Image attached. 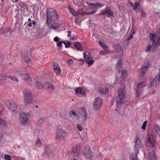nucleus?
Returning a JSON list of instances; mask_svg holds the SVG:
<instances>
[{
    "label": "nucleus",
    "mask_w": 160,
    "mask_h": 160,
    "mask_svg": "<svg viewBox=\"0 0 160 160\" xmlns=\"http://www.w3.org/2000/svg\"><path fill=\"white\" fill-rule=\"evenodd\" d=\"M59 18L57 12L52 8L48 9L47 13V24L49 25L53 20H55Z\"/></svg>",
    "instance_id": "nucleus-1"
},
{
    "label": "nucleus",
    "mask_w": 160,
    "mask_h": 160,
    "mask_svg": "<svg viewBox=\"0 0 160 160\" xmlns=\"http://www.w3.org/2000/svg\"><path fill=\"white\" fill-rule=\"evenodd\" d=\"M126 93L125 88H120L118 90V95L116 98V106L117 108H119L121 104L125 102Z\"/></svg>",
    "instance_id": "nucleus-2"
},
{
    "label": "nucleus",
    "mask_w": 160,
    "mask_h": 160,
    "mask_svg": "<svg viewBox=\"0 0 160 160\" xmlns=\"http://www.w3.org/2000/svg\"><path fill=\"white\" fill-rule=\"evenodd\" d=\"M24 100L26 106H28L32 102L33 98L31 91L28 89L23 91Z\"/></svg>",
    "instance_id": "nucleus-3"
},
{
    "label": "nucleus",
    "mask_w": 160,
    "mask_h": 160,
    "mask_svg": "<svg viewBox=\"0 0 160 160\" xmlns=\"http://www.w3.org/2000/svg\"><path fill=\"white\" fill-rule=\"evenodd\" d=\"M30 115L29 113H26L25 112L20 114L19 119L21 123L24 125H28L30 123L29 120Z\"/></svg>",
    "instance_id": "nucleus-4"
},
{
    "label": "nucleus",
    "mask_w": 160,
    "mask_h": 160,
    "mask_svg": "<svg viewBox=\"0 0 160 160\" xmlns=\"http://www.w3.org/2000/svg\"><path fill=\"white\" fill-rule=\"evenodd\" d=\"M16 74L18 76L20 75L22 78L27 83L29 84L31 83L32 82V78L27 72H22L21 71H19L16 72Z\"/></svg>",
    "instance_id": "nucleus-5"
},
{
    "label": "nucleus",
    "mask_w": 160,
    "mask_h": 160,
    "mask_svg": "<svg viewBox=\"0 0 160 160\" xmlns=\"http://www.w3.org/2000/svg\"><path fill=\"white\" fill-rule=\"evenodd\" d=\"M150 38L152 40L153 48H155V49L157 47L160 46V33L159 38L158 36L155 34L150 33Z\"/></svg>",
    "instance_id": "nucleus-6"
},
{
    "label": "nucleus",
    "mask_w": 160,
    "mask_h": 160,
    "mask_svg": "<svg viewBox=\"0 0 160 160\" xmlns=\"http://www.w3.org/2000/svg\"><path fill=\"white\" fill-rule=\"evenodd\" d=\"M67 133L65 130L58 128L56 130L55 139L56 140L64 139L67 136Z\"/></svg>",
    "instance_id": "nucleus-7"
},
{
    "label": "nucleus",
    "mask_w": 160,
    "mask_h": 160,
    "mask_svg": "<svg viewBox=\"0 0 160 160\" xmlns=\"http://www.w3.org/2000/svg\"><path fill=\"white\" fill-rule=\"evenodd\" d=\"M145 80L144 78H143L141 81L140 82L138 83L135 89V94L137 98H139L141 95L142 89L143 87L145 86V84L144 82Z\"/></svg>",
    "instance_id": "nucleus-8"
},
{
    "label": "nucleus",
    "mask_w": 160,
    "mask_h": 160,
    "mask_svg": "<svg viewBox=\"0 0 160 160\" xmlns=\"http://www.w3.org/2000/svg\"><path fill=\"white\" fill-rule=\"evenodd\" d=\"M83 54L85 62L88 64V66L91 65L94 62V61L92 60L93 58L90 52L86 51Z\"/></svg>",
    "instance_id": "nucleus-9"
},
{
    "label": "nucleus",
    "mask_w": 160,
    "mask_h": 160,
    "mask_svg": "<svg viewBox=\"0 0 160 160\" xmlns=\"http://www.w3.org/2000/svg\"><path fill=\"white\" fill-rule=\"evenodd\" d=\"M146 143L148 147L151 148L155 147L156 144L154 136L151 133H149L148 135Z\"/></svg>",
    "instance_id": "nucleus-10"
},
{
    "label": "nucleus",
    "mask_w": 160,
    "mask_h": 160,
    "mask_svg": "<svg viewBox=\"0 0 160 160\" xmlns=\"http://www.w3.org/2000/svg\"><path fill=\"white\" fill-rule=\"evenodd\" d=\"M85 149L84 151L82 152L83 156L87 158V160H92V151L90 147L88 145H86L85 146Z\"/></svg>",
    "instance_id": "nucleus-11"
},
{
    "label": "nucleus",
    "mask_w": 160,
    "mask_h": 160,
    "mask_svg": "<svg viewBox=\"0 0 160 160\" xmlns=\"http://www.w3.org/2000/svg\"><path fill=\"white\" fill-rule=\"evenodd\" d=\"M99 14L101 15H105L108 17H110L113 16V13L110 9V7L107 6L105 8V10L101 11Z\"/></svg>",
    "instance_id": "nucleus-12"
},
{
    "label": "nucleus",
    "mask_w": 160,
    "mask_h": 160,
    "mask_svg": "<svg viewBox=\"0 0 160 160\" xmlns=\"http://www.w3.org/2000/svg\"><path fill=\"white\" fill-rule=\"evenodd\" d=\"M102 99L101 98L97 97L95 98L92 104L95 110H97L102 105Z\"/></svg>",
    "instance_id": "nucleus-13"
},
{
    "label": "nucleus",
    "mask_w": 160,
    "mask_h": 160,
    "mask_svg": "<svg viewBox=\"0 0 160 160\" xmlns=\"http://www.w3.org/2000/svg\"><path fill=\"white\" fill-rule=\"evenodd\" d=\"M81 147L80 145H75L73 147L72 151V155L75 157H77L80 154Z\"/></svg>",
    "instance_id": "nucleus-14"
},
{
    "label": "nucleus",
    "mask_w": 160,
    "mask_h": 160,
    "mask_svg": "<svg viewBox=\"0 0 160 160\" xmlns=\"http://www.w3.org/2000/svg\"><path fill=\"white\" fill-rule=\"evenodd\" d=\"M7 107L12 112H14L17 108V105L15 101L11 100L9 101V104L7 105Z\"/></svg>",
    "instance_id": "nucleus-15"
},
{
    "label": "nucleus",
    "mask_w": 160,
    "mask_h": 160,
    "mask_svg": "<svg viewBox=\"0 0 160 160\" xmlns=\"http://www.w3.org/2000/svg\"><path fill=\"white\" fill-rule=\"evenodd\" d=\"M78 114L79 116L82 117L84 121L86 120L87 114L86 109L82 107L79 109Z\"/></svg>",
    "instance_id": "nucleus-16"
},
{
    "label": "nucleus",
    "mask_w": 160,
    "mask_h": 160,
    "mask_svg": "<svg viewBox=\"0 0 160 160\" xmlns=\"http://www.w3.org/2000/svg\"><path fill=\"white\" fill-rule=\"evenodd\" d=\"M7 78H10L12 80L15 81L17 82L18 81V79L15 77L9 75L7 76L2 75L0 76V84L2 83V80L6 79Z\"/></svg>",
    "instance_id": "nucleus-17"
},
{
    "label": "nucleus",
    "mask_w": 160,
    "mask_h": 160,
    "mask_svg": "<svg viewBox=\"0 0 160 160\" xmlns=\"http://www.w3.org/2000/svg\"><path fill=\"white\" fill-rule=\"evenodd\" d=\"M53 69L57 75L60 76L61 74V68L58 64L56 62H54L53 63Z\"/></svg>",
    "instance_id": "nucleus-18"
},
{
    "label": "nucleus",
    "mask_w": 160,
    "mask_h": 160,
    "mask_svg": "<svg viewBox=\"0 0 160 160\" xmlns=\"http://www.w3.org/2000/svg\"><path fill=\"white\" fill-rule=\"evenodd\" d=\"M141 142L140 139L139 138L137 137L136 138V140L135 142V151L138 152L139 150L141 148Z\"/></svg>",
    "instance_id": "nucleus-19"
},
{
    "label": "nucleus",
    "mask_w": 160,
    "mask_h": 160,
    "mask_svg": "<svg viewBox=\"0 0 160 160\" xmlns=\"http://www.w3.org/2000/svg\"><path fill=\"white\" fill-rule=\"evenodd\" d=\"M3 109V107L2 105L0 103V117L2 114V112ZM2 125L5 127H6L7 126V122L4 120L0 118V125Z\"/></svg>",
    "instance_id": "nucleus-20"
},
{
    "label": "nucleus",
    "mask_w": 160,
    "mask_h": 160,
    "mask_svg": "<svg viewBox=\"0 0 160 160\" xmlns=\"http://www.w3.org/2000/svg\"><path fill=\"white\" fill-rule=\"evenodd\" d=\"M46 86L48 90L51 93H52L54 91L55 88L54 85L50 82H47L46 84Z\"/></svg>",
    "instance_id": "nucleus-21"
},
{
    "label": "nucleus",
    "mask_w": 160,
    "mask_h": 160,
    "mask_svg": "<svg viewBox=\"0 0 160 160\" xmlns=\"http://www.w3.org/2000/svg\"><path fill=\"white\" fill-rule=\"evenodd\" d=\"M123 64V62L121 59L119 60L117 63L116 64V70L119 72H120V70L122 68V65Z\"/></svg>",
    "instance_id": "nucleus-22"
},
{
    "label": "nucleus",
    "mask_w": 160,
    "mask_h": 160,
    "mask_svg": "<svg viewBox=\"0 0 160 160\" xmlns=\"http://www.w3.org/2000/svg\"><path fill=\"white\" fill-rule=\"evenodd\" d=\"M75 92L78 94H82L83 95H85L86 94V92L84 89H83L80 87H78L75 90Z\"/></svg>",
    "instance_id": "nucleus-23"
},
{
    "label": "nucleus",
    "mask_w": 160,
    "mask_h": 160,
    "mask_svg": "<svg viewBox=\"0 0 160 160\" xmlns=\"http://www.w3.org/2000/svg\"><path fill=\"white\" fill-rule=\"evenodd\" d=\"M10 30L11 29L8 27H2L0 28V34L6 33Z\"/></svg>",
    "instance_id": "nucleus-24"
},
{
    "label": "nucleus",
    "mask_w": 160,
    "mask_h": 160,
    "mask_svg": "<svg viewBox=\"0 0 160 160\" xmlns=\"http://www.w3.org/2000/svg\"><path fill=\"white\" fill-rule=\"evenodd\" d=\"M99 92L100 93L105 95L108 94L109 92L108 88H99Z\"/></svg>",
    "instance_id": "nucleus-25"
},
{
    "label": "nucleus",
    "mask_w": 160,
    "mask_h": 160,
    "mask_svg": "<svg viewBox=\"0 0 160 160\" xmlns=\"http://www.w3.org/2000/svg\"><path fill=\"white\" fill-rule=\"evenodd\" d=\"M23 61L29 66H31L32 65V62L30 59L27 57H24L23 58Z\"/></svg>",
    "instance_id": "nucleus-26"
},
{
    "label": "nucleus",
    "mask_w": 160,
    "mask_h": 160,
    "mask_svg": "<svg viewBox=\"0 0 160 160\" xmlns=\"http://www.w3.org/2000/svg\"><path fill=\"white\" fill-rule=\"evenodd\" d=\"M149 158L150 160H157V157L155 152L153 151L151 152L149 155Z\"/></svg>",
    "instance_id": "nucleus-27"
},
{
    "label": "nucleus",
    "mask_w": 160,
    "mask_h": 160,
    "mask_svg": "<svg viewBox=\"0 0 160 160\" xmlns=\"http://www.w3.org/2000/svg\"><path fill=\"white\" fill-rule=\"evenodd\" d=\"M74 46L77 49L80 51H82V50L81 44L79 42H76L74 44Z\"/></svg>",
    "instance_id": "nucleus-28"
},
{
    "label": "nucleus",
    "mask_w": 160,
    "mask_h": 160,
    "mask_svg": "<svg viewBox=\"0 0 160 160\" xmlns=\"http://www.w3.org/2000/svg\"><path fill=\"white\" fill-rule=\"evenodd\" d=\"M158 81V83H159L160 82V69L158 76L156 77L154 80L152 81L150 86V87L152 88V87L153 84L154 83L155 81Z\"/></svg>",
    "instance_id": "nucleus-29"
},
{
    "label": "nucleus",
    "mask_w": 160,
    "mask_h": 160,
    "mask_svg": "<svg viewBox=\"0 0 160 160\" xmlns=\"http://www.w3.org/2000/svg\"><path fill=\"white\" fill-rule=\"evenodd\" d=\"M44 85L41 82H38L36 83L35 87L37 88L42 89L44 87Z\"/></svg>",
    "instance_id": "nucleus-30"
},
{
    "label": "nucleus",
    "mask_w": 160,
    "mask_h": 160,
    "mask_svg": "<svg viewBox=\"0 0 160 160\" xmlns=\"http://www.w3.org/2000/svg\"><path fill=\"white\" fill-rule=\"evenodd\" d=\"M148 69L143 66H142L140 69V71L142 73V76L143 78V76L146 73Z\"/></svg>",
    "instance_id": "nucleus-31"
},
{
    "label": "nucleus",
    "mask_w": 160,
    "mask_h": 160,
    "mask_svg": "<svg viewBox=\"0 0 160 160\" xmlns=\"http://www.w3.org/2000/svg\"><path fill=\"white\" fill-rule=\"evenodd\" d=\"M130 160H139L137 158V153L131 154V155Z\"/></svg>",
    "instance_id": "nucleus-32"
},
{
    "label": "nucleus",
    "mask_w": 160,
    "mask_h": 160,
    "mask_svg": "<svg viewBox=\"0 0 160 160\" xmlns=\"http://www.w3.org/2000/svg\"><path fill=\"white\" fill-rule=\"evenodd\" d=\"M122 76L121 78L122 80H124V79L126 77L127 75V72L126 70H124L122 72Z\"/></svg>",
    "instance_id": "nucleus-33"
},
{
    "label": "nucleus",
    "mask_w": 160,
    "mask_h": 160,
    "mask_svg": "<svg viewBox=\"0 0 160 160\" xmlns=\"http://www.w3.org/2000/svg\"><path fill=\"white\" fill-rule=\"evenodd\" d=\"M135 34V32L134 31L132 32V31H131L129 34L128 37L127 38V40L129 41L130 40L132 39L133 38V35Z\"/></svg>",
    "instance_id": "nucleus-34"
},
{
    "label": "nucleus",
    "mask_w": 160,
    "mask_h": 160,
    "mask_svg": "<svg viewBox=\"0 0 160 160\" xmlns=\"http://www.w3.org/2000/svg\"><path fill=\"white\" fill-rule=\"evenodd\" d=\"M42 146V141L40 139H38L36 142V146L37 147H40Z\"/></svg>",
    "instance_id": "nucleus-35"
},
{
    "label": "nucleus",
    "mask_w": 160,
    "mask_h": 160,
    "mask_svg": "<svg viewBox=\"0 0 160 160\" xmlns=\"http://www.w3.org/2000/svg\"><path fill=\"white\" fill-rule=\"evenodd\" d=\"M140 5V3L139 2H135L133 6V10L134 11L136 10L138 8V7Z\"/></svg>",
    "instance_id": "nucleus-36"
},
{
    "label": "nucleus",
    "mask_w": 160,
    "mask_h": 160,
    "mask_svg": "<svg viewBox=\"0 0 160 160\" xmlns=\"http://www.w3.org/2000/svg\"><path fill=\"white\" fill-rule=\"evenodd\" d=\"M69 10L72 14L74 16H76L77 15V13L76 11L72 8H69Z\"/></svg>",
    "instance_id": "nucleus-37"
},
{
    "label": "nucleus",
    "mask_w": 160,
    "mask_h": 160,
    "mask_svg": "<svg viewBox=\"0 0 160 160\" xmlns=\"http://www.w3.org/2000/svg\"><path fill=\"white\" fill-rule=\"evenodd\" d=\"M150 65L151 64L149 62L147 61L144 63L143 66L148 69V67L150 66Z\"/></svg>",
    "instance_id": "nucleus-38"
},
{
    "label": "nucleus",
    "mask_w": 160,
    "mask_h": 160,
    "mask_svg": "<svg viewBox=\"0 0 160 160\" xmlns=\"http://www.w3.org/2000/svg\"><path fill=\"white\" fill-rule=\"evenodd\" d=\"M19 6L22 8L25 9L27 8V6L24 2H20L19 3Z\"/></svg>",
    "instance_id": "nucleus-39"
},
{
    "label": "nucleus",
    "mask_w": 160,
    "mask_h": 160,
    "mask_svg": "<svg viewBox=\"0 0 160 160\" xmlns=\"http://www.w3.org/2000/svg\"><path fill=\"white\" fill-rule=\"evenodd\" d=\"M58 27V26L56 24V23H53L51 24V28L54 29L56 30L57 29Z\"/></svg>",
    "instance_id": "nucleus-40"
},
{
    "label": "nucleus",
    "mask_w": 160,
    "mask_h": 160,
    "mask_svg": "<svg viewBox=\"0 0 160 160\" xmlns=\"http://www.w3.org/2000/svg\"><path fill=\"white\" fill-rule=\"evenodd\" d=\"M155 128L156 129V132L157 134H159V133H160V127L158 125H155Z\"/></svg>",
    "instance_id": "nucleus-41"
},
{
    "label": "nucleus",
    "mask_w": 160,
    "mask_h": 160,
    "mask_svg": "<svg viewBox=\"0 0 160 160\" xmlns=\"http://www.w3.org/2000/svg\"><path fill=\"white\" fill-rule=\"evenodd\" d=\"M147 121H144L142 126V128L143 130H145L146 129V127L147 125Z\"/></svg>",
    "instance_id": "nucleus-42"
},
{
    "label": "nucleus",
    "mask_w": 160,
    "mask_h": 160,
    "mask_svg": "<svg viewBox=\"0 0 160 160\" xmlns=\"http://www.w3.org/2000/svg\"><path fill=\"white\" fill-rule=\"evenodd\" d=\"M152 46L151 45L149 44L147 47L146 49L145 50V52H148L150 51L151 49Z\"/></svg>",
    "instance_id": "nucleus-43"
},
{
    "label": "nucleus",
    "mask_w": 160,
    "mask_h": 160,
    "mask_svg": "<svg viewBox=\"0 0 160 160\" xmlns=\"http://www.w3.org/2000/svg\"><path fill=\"white\" fill-rule=\"evenodd\" d=\"M97 10H92L91 12L88 13H84L82 14V15H84V14H94L97 11Z\"/></svg>",
    "instance_id": "nucleus-44"
},
{
    "label": "nucleus",
    "mask_w": 160,
    "mask_h": 160,
    "mask_svg": "<svg viewBox=\"0 0 160 160\" xmlns=\"http://www.w3.org/2000/svg\"><path fill=\"white\" fill-rule=\"evenodd\" d=\"M104 6V4H102L100 3L97 2V8H99L102 7Z\"/></svg>",
    "instance_id": "nucleus-45"
},
{
    "label": "nucleus",
    "mask_w": 160,
    "mask_h": 160,
    "mask_svg": "<svg viewBox=\"0 0 160 160\" xmlns=\"http://www.w3.org/2000/svg\"><path fill=\"white\" fill-rule=\"evenodd\" d=\"M77 127L79 131H81L82 130V125L79 124H78L77 125Z\"/></svg>",
    "instance_id": "nucleus-46"
},
{
    "label": "nucleus",
    "mask_w": 160,
    "mask_h": 160,
    "mask_svg": "<svg viewBox=\"0 0 160 160\" xmlns=\"http://www.w3.org/2000/svg\"><path fill=\"white\" fill-rule=\"evenodd\" d=\"M73 62V61L71 59L68 60L67 61V63L69 65H72Z\"/></svg>",
    "instance_id": "nucleus-47"
},
{
    "label": "nucleus",
    "mask_w": 160,
    "mask_h": 160,
    "mask_svg": "<svg viewBox=\"0 0 160 160\" xmlns=\"http://www.w3.org/2000/svg\"><path fill=\"white\" fill-rule=\"evenodd\" d=\"M44 121V118H41L38 121V123L39 124L42 123Z\"/></svg>",
    "instance_id": "nucleus-48"
},
{
    "label": "nucleus",
    "mask_w": 160,
    "mask_h": 160,
    "mask_svg": "<svg viewBox=\"0 0 160 160\" xmlns=\"http://www.w3.org/2000/svg\"><path fill=\"white\" fill-rule=\"evenodd\" d=\"M4 157L6 160H12L10 158V156L8 155H5L4 156Z\"/></svg>",
    "instance_id": "nucleus-49"
},
{
    "label": "nucleus",
    "mask_w": 160,
    "mask_h": 160,
    "mask_svg": "<svg viewBox=\"0 0 160 160\" xmlns=\"http://www.w3.org/2000/svg\"><path fill=\"white\" fill-rule=\"evenodd\" d=\"M99 53L101 55H104L107 54L108 52L105 50L100 51L99 52Z\"/></svg>",
    "instance_id": "nucleus-50"
},
{
    "label": "nucleus",
    "mask_w": 160,
    "mask_h": 160,
    "mask_svg": "<svg viewBox=\"0 0 160 160\" xmlns=\"http://www.w3.org/2000/svg\"><path fill=\"white\" fill-rule=\"evenodd\" d=\"M93 3H89L88 4V5L90 7V8L91 9H93L94 8V6L93 5Z\"/></svg>",
    "instance_id": "nucleus-51"
},
{
    "label": "nucleus",
    "mask_w": 160,
    "mask_h": 160,
    "mask_svg": "<svg viewBox=\"0 0 160 160\" xmlns=\"http://www.w3.org/2000/svg\"><path fill=\"white\" fill-rule=\"evenodd\" d=\"M73 115L74 116H75L76 115V113L75 112L73 111H71L69 112V115L70 116H72V115Z\"/></svg>",
    "instance_id": "nucleus-52"
},
{
    "label": "nucleus",
    "mask_w": 160,
    "mask_h": 160,
    "mask_svg": "<svg viewBox=\"0 0 160 160\" xmlns=\"http://www.w3.org/2000/svg\"><path fill=\"white\" fill-rule=\"evenodd\" d=\"M78 61H79V64L80 65H82L84 62V60L82 59L78 60Z\"/></svg>",
    "instance_id": "nucleus-53"
},
{
    "label": "nucleus",
    "mask_w": 160,
    "mask_h": 160,
    "mask_svg": "<svg viewBox=\"0 0 160 160\" xmlns=\"http://www.w3.org/2000/svg\"><path fill=\"white\" fill-rule=\"evenodd\" d=\"M71 43L70 42H68L67 43H66L65 45V47L66 48H68L71 45Z\"/></svg>",
    "instance_id": "nucleus-54"
},
{
    "label": "nucleus",
    "mask_w": 160,
    "mask_h": 160,
    "mask_svg": "<svg viewBox=\"0 0 160 160\" xmlns=\"http://www.w3.org/2000/svg\"><path fill=\"white\" fill-rule=\"evenodd\" d=\"M101 46L103 49L105 50H106L108 48V47L104 44L101 45Z\"/></svg>",
    "instance_id": "nucleus-55"
},
{
    "label": "nucleus",
    "mask_w": 160,
    "mask_h": 160,
    "mask_svg": "<svg viewBox=\"0 0 160 160\" xmlns=\"http://www.w3.org/2000/svg\"><path fill=\"white\" fill-rule=\"evenodd\" d=\"M59 40V39L58 37H56L54 38V41L55 42H58Z\"/></svg>",
    "instance_id": "nucleus-56"
},
{
    "label": "nucleus",
    "mask_w": 160,
    "mask_h": 160,
    "mask_svg": "<svg viewBox=\"0 0 160 160\" xmlns=\"http://www.w3.org/2000/svg\"><path fill=\"white\" fill-rule=\"evenodd\" d=\"M141 10L142 11L141 16L142 17H144L146 15L145 13L143 12L142 9H141Z\"/></svg>",
    "instance_id": "nucleus-57"
},
{
    "label": "nucleus",
    "mask_w": 160,
    "mask_h": 160,
    "mask_svg": "<svg viewBox=\"0 0 160 160\" xmlns=\"http://www.w3.org/2000/svg\"><path fill=\"white\" fill-rule=\"evenodd\" d=\"M62 45V42L60 41L57 43V45L58 47H60Z\"/></svg>",
    "instance_id": "nucleus-58"
},
{
    "label": "nucleus",
    "mask_w": 160,
    "mask_h": 160,
    "mask_svg": "<svg viewBox=\"0 0 160 160\" xmlns=\"http://www.w3.org/2000/svg\"><path fill=\"white\" fill-rule=\"evenodd\" d=\"M47 148H45V152L46 153L47 155H49V151H48V150H47Z\"/></svg>",
    "instance_id": "nucleus-59"
},
{
    "label": "nucleus",
    "mask_w": 160,
    "mask_h": 160,
    "mask_svg": "<svg viewBox=\"0 0 160 160\" xmlns=\"http://www.w3.org/2000/svg\"><path fill=\"white\" fill-rule=\"evenodd\" d=\"M70 39L71 40L74 41V40H76V38L75 37H74V36L70 38Z\"/></svg>",
    "instance_id": "nucleus-60"
},
{
    "label": "nucleus",
    "mask_w": 160,
    "mask_h": 160,
    "mask_svg": "<svg viewBox=\"0 0 160 160\" xmlns=\"http://www.w3.org/2000/svg\"><path fill=\"white\" fill-rule=\"evenodd\" d=\"M68 37H69L71 36V32L70 31H68Z\"/></svg>",
    "instance_id": "nucleus-61"
},
{
    "label": "nucleus",
    "mask_w": 160,
    "mask_h": 160,
    "mask_svg": "<svg viewBox=\"0 0 160 160\" xmlns=\"http://www.w3.org/2000/svg\"><path fill=\"white\" fill-rule=\"evenodd\" d=\"M3 137V135L2 133H0V141L2 139Z\"/></svg>",
    "instance_id": "nucleus-62"
},
{
    "label": "nucleus",
    "mask_w": 160,
    "mask_h": 160,
    "mask_svg": "<svg viewBox=\"0 0 160 160\" xmlns=\"http://www.w3.org/2000/svg\"><path fill=\"white\" fill-rule=\"evenodd\" d=\"M28 26L30 27H32V23L30 22L28 24Z\"/></svg>",
    "instance_id": "nucleus-63"
},
{
    "label": "nucleus",
    "mask_w": 160,
    "mask_h": 160,
    "mask_svg": "<svg viewBox=\"0 0 160 160\" xmlns=\"http://www.w3.org/2000/svg\"><path fill=\"white\" fill-rule=\"evenodd\" d=\"M71 160H77V159L74 157H72Z\"/></svg>",
    "instance_id": "nucleus-64"
}]
</instances>
